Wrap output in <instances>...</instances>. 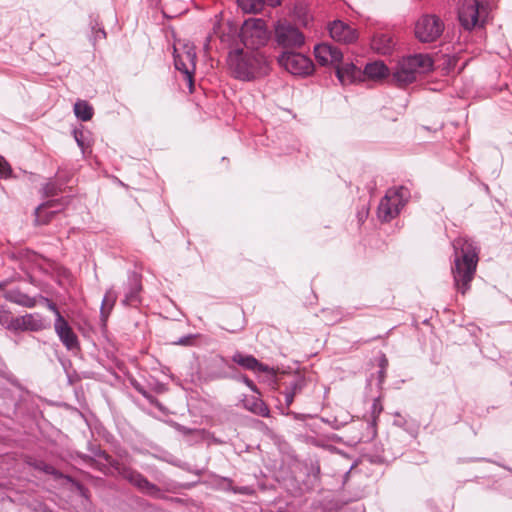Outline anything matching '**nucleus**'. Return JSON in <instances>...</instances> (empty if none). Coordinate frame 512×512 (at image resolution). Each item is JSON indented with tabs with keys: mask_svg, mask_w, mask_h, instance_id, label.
Segmentation results:
<instances>
[{
	"mask_svg": "<svg viewBox=\"0 0 512 512\" xmlns=\"http://www.w3.org/2000/svg\"><path fill=\"white\" fill-rule=\"evenodd\" d=\"M454 263L451 267L454 287L462 295L471 288L478 264V248L475 243L466 238L458 237L452 242Z\"/></svg>",
	"mask_w": 512,
	"mask_h": 512,
	"instance_id": "nucleus-1",
	"label": "nucleus"
},
{
	"mask_svg": "<svg viewBox=\"0 0 512 512\" xmlns=\"http://www.w3.org/2000/svg\"><path fill=\"white\" fill-rule=\"evenodd\" d=\"M227 64L232 75L241 81L259 79L270 71L269 61L261 51L234 49L228 54Z\"/></svg>",
	"mask_w": 512,
	"mask_h": 512,
	"instance_id": "nucleus-2",
	"label": "nucleus"
},
{
	"mask_svg": "<svg viewBox=\"0 0 512 512\" xmlns=\"http://www.w3.org/2000/svg\"><path fill=\"white\" fill-rule=\"evenodd\" d=\"M433 60L427 54H414L400 59L393 68L391 80L399 87L416 81L419 74L429 72Z\"/></svg>",
	"mask_w": 512,
	"mask_h": 512,
	"instance_id": "nucleus-3",
	"label": "nucleus"
},
{
	"mask_svg": "<svg viewBox=\"0 0 512 512\" xmlns=\"http://www.w3.org/2000/svg\"><path fill=\"white\" fill-rule=\"evenodd\" d=\"M174 66L184 75V80L187 81L190 92L193 91L194 80L193 76L196 69V51L193 43L178 42L174 45Z\"/></svg>",
	"mask_w": 512,
	"mask_h": 512,
	"instance_id": "nucleus-4",
	"label": "nucleus"
},
{
	"mask_svg": "<svg viewBox=\"0 0 512 512\" xmlns=\"http://www.w3.org/2000/svg\"><path fill=\"white\" fill-rule=\"evenodd\" d=\"M240 38L246 50L259 51L269 40L266 22L262 19H248L243 23Z\"/></svg>",
	"mask_w": 512,
	"mask_h": 512,
	"instance_id": "nucleus-5",
	"label": "nucleus"
},
{
	"mask_svg": "<svg viewBox=\"0 0 512 512\" xmlns=\"http://www.w3.org/2000/svg\"><path fill=\"white\" fill-rule=\"evenodd\" d=\"M408 195V189L402 186L389 189L379 203L378 217L386 222L396 217L405 205Z\"/></svg>",
	"mask_w": 512,
	"mask_h": 512,
	"instance_id": "nucleus-6",
	"label": "nucleus"
},
{
	"mask_svg": "<svg viewBox=\"0 0 512 512\" xmlns=\"http://www.w3.org/2000/svg\"><path fill=\"white\" fill-rule=\"evenodd\" d=\"M275 42L284 51L301 48L305 43L304 34L294 25L284 21L278 22L274 32Z\"/></svg>",
	"mask_w": 512,
	"mask_h": 512,
	"instance_id": "nucleus-7",
	"label": "nucleus"
},
{
	"mask_svg": "<svg viewBox=\"0 0 512 512\" xmlns=\"http://www.w3.org/2000/svg\"><path fill=\"white\" fill-rule=\"evenodd\" d=\"M278 63L289 73L296 76H308L314 71L312 60L304 54L293 51H283L277 58Z\"/></svg>",
	"mask_w": 512,
	"mask_h": 512,
	"instance_id": "nucleus-8",
	"label": "nucleus"
},
{
	"mask_svg": "<svg viewBox=\"0 0 512 512\" xmlns=\"http://www.w3.org/2000/svg\"><path fill=\"white\" fill-rule=\"evenodd\" d=\"M443 31L444 23L436 15H423L415 24V36L422 43L436 41Z\"/></svg>",
	"mask_w": 512,
	"mask_h": 512,
	"instance_id": "nucleus-9",
	"label": "nucleus"
},
{
	"mask_svg": "<svg viewBox=\"0 0 512 512\" xmlns=\"http://www.w3.org/2000/svg\"><path fill=\"white\" fill-rule=\"evenodd\" d=\"M480 0H463L458 9V19L465 30H472L479 24Z\"/></svg>",
	"mask_w": 512,
	"mask_h": 512,
	"instance_id": "nucleus-10",
	"label": "nucleus"
},
{
	"mask_svg": "<svg viewBox=\"0 0 512 512\" xmlns=\"http://www.w3.org/2000/svg\"><path fill=\"white\" fill-rule=\"evenodd\" d=\"M119 474L145 494L154 496L160 492L155 484L149 482L146 477L135 470L122 467L119 469Z\"/></svg>",
	"mask_w": 512,
	"mask_h": 512,
	"instance_id": "nucleus-11",
	"label": "nucleus"
},
{
	"mask_svg": "<svg viewBox=\"0 0 512 512\" xmlns=\"http://www.w3.org/2000/svg\"><path fill=\"white\" fill-rule=\"evenodd\" d=\"M314 55L320 65H333L340 64L343 58V53L336 46L329 43H321L314 47Z\"/></svg>",
	"mask_w": 512,
	"mask_h": 512,
	"instance_id": "nucleus-12",
	"label": "nucleus"
},
{
	"mask_svg": "<svg viewBox=\"0 0 512 512\" xmlns=\"http://www.w3.org/2000/svg\"><path fill=\"white\" fill-rule=\"evenodd\" d=\"M328 30L331 38L340 43L351 44L358 38L357 30L341 20L331 22Z\"/></svg>",
	"mask_w": 512,
	"mask_h": 512,
	"instance_id": "nucleus-13",
	"label": "nucleus"
},
{
	"mask_svg": "<svg viewBox=\"0 0 512 512\" xmlns=\"http://www.w3.org/2000/svg\"><path fill=\"white\" fill-rule=\"evenodd\" d=\"M49 324L37 313L25 314L15 318L13 331L38 332L48 328Z\"/></svg>",
	"mask_w": 512,
	"mask_h": 512,
	"instance_id": "nucleus-14",
	"label": "nucleus"
},
{
	"mask_svg": "<svg viewBox=\"0 0 512 512\" xmlns=\"http://www.w3.org/2000/svg\"><path fill=\"white\" fill-rule=\"evenodd\" d=\"M54 328L60 341L68 350L79 349L78 337L63 316L55 319Z\"/></svg>",
	"mask_w": 512,
	"mask_h": 512,
	"instance_id": "nucleus-15",
	"label": "nucleus"
},
{
	"mask_svg": "<svg viewBox=\"0 0 512 512\" xmlns=\"http://www.w3.org/2000/svg\"><path fill=\"white\" fill-rule=\"evenodd\" d=\"M232 361L246 370H250L255 373H267L268 375L274 376L273 368L259 362L252 355H245L241 352H236L232 356Z\"/></svg>",
	"mask_w": 512,
	"mask_h": 512,
	"instance_id": "nucleus-16",
	"label": "nucleus"
},
{
	"mask_svg": "<svg viewBox=\"0 0 512 512\" xmlns=\"http://www.w3.org/2000/svg\"><path fill=\"white\" fill-rule=\"evenodd\" d=\"M371 48L374 52L381 55H390L396 45L394 37L388 32H378L371 39Z\"/></svg>",
	"mask_w": 512,
	"mask_h": 512,
	"instance_id": "nucleus-17",
	"label": "nucleus"
},
{
	"mask_svg": "<svg viewBox=\"0 0 512 512\" xmlns=\"http://www.w3.org/2000/svg\"><path fill=\"white\" fill-rule=\"evenodd\" d=\"M141 291L142 284L140 276L135 273H132L128 277L127 288L122 303L124 305L136 306L138 303H140Z\"/></svg>",
	"mask_w": 512,
	"mask_h": 512,
	"instance_id": "nucleus-18",
	"label": "nucleus"
},
{
	"mask_svg": "<svg viewBox=\"0 0 512 512\" xmlns=\"http://www.w3.org/2000/svg\"><path fill=\"white\" fill-rule=\"evenodd\" d=\"M4 298L12 303L26 308H33L36 306V299L22 292L20 289H9L4 292Z\"/></svg>",
	"mask_w": 512,
	"mask_h": 512,
	"instance_id": "nucleus-19",
	"label": "nucleus"
},
{
	"mask_svg": "<svg viewBox=\"0 0 512 512\" xmlns=\"http://www.w3.org/2000/svg\"><path fill=\"white\" fill-rule=\"evenodd\" d=\"M305 385H306L305 379L301 376L293 377L286 384L285 390L282 392V395L284 397V402H285V405L287 408L294 401L295 395L300 393L303 390V388L305 387Z\"/></svg>",
	"mask_w": 512,
	"mask_h": 512,
	"instance_id": "nucleus-20",
	"label": "nucleus"
},
{
	"mask_svg": "<svg viewBox=\"0 0 512 512\" xmlns=\"http://www.w3.org/2000/svg\"><path fill=\"white\" fill-rule=\"evenodd\" d=\"M336 76L342 85L353 83L360 74V70L353 63H347L345 65L337 64Z\"/></svg>",
	"mask_w": 512,
	"mask_h": 512,
	"instance_id": "nucleus-21",
	"label": "nucleus"
},
{
	"mask_svg": "<svg viewBox=\"0 0 512 512\" xmlns=\"http://www.w3.org/2000/svg\"><path fill=\"white\" fill-rule=\"evenodd\" d=\"M243 406L249 412L258 416H269V410L264 402L257 396L245 397L242 400Z\"/></svg>",
	"mask_w": 512,
	"mask_h": 512,
	"instance_id": "nucleus-22",
	"label": "nucleus"
},
{
	"mask_svg": "<svg viewBox=\"0 0 512 512\" xmlns=\"http://www.w3.org/2000/svg\"><path fill=\"white\" fill-rule=\"evenodd\" d=\"M388 67L381 61L368 63L364 68V73L369 78L378 79L388 75Z\"/></svg>",
	"mask_w": 512,
	"mask_h": 512,
	"instance_id": "nucleus-23",
	"label": "nucleus"
},
{
	"mask_svg": "<svg viewBox=\"0 0 512 512\" xmlns=\"http://www.w3.org/2000/svg\"><path fill=\"white\" fill-rule=\"evenodd\" d=\"M75 116L82 121H89L93 117L92 106L84 100H78L74 104Z\"/></svg>",
	"mask_w": 512,
	"mask_h": 512,
	"instance_id": "nucleus-24",
	"label": "nucleus"
},
{
	"mask_svg": "<svg viewBox=\"0 0 512 512\" xmlns=\"http://www.w3.org/2000/svg\"><path fill=\"white\" fill-rule=\"evenodd\" d=\"M117 299L116 292L111 288L106 291L101 305V316L106 319L110 314Z\"/></svg>",
	"mask_w": 512,
	"mask_h": 512,
	"instance_id": "nucleus-25",
	"label": "nucleus"
},
{
	"mask_svg": "<svg viewBox=\"0 0 512 512\" xmlns=\"http://www.w3.org/2000/svg\"><path fill=\"white\" fill-rule=\"evenodd\" d=\"M59 204V200H48L42 204H40L36 209H35V217H36V221L40 224H46L50 221V218L52 217V215L56 212H51L50 215L46 216V217H43L42 216V213L48 209V208H52V207H56L57 205Z\"/></svg>",
	"mask_w": 512,
	"mask_h": 512,
	"instance_id": "nucleus-26",
	"label": "nucleus"
},
{
	"mask_svg": "<svg viewBox=\"0 0 512 512\" xmlns=\"http://www.w3.org/2000/svg\"><path fill=\"white\" fill-rule=\"evenodd\" d=\"M236 2L245 13H258L263 9L262 0H236Z\"/></svg>",
	"mask_w": 512,
	"mask_h": 512,
	"instance_id": "nucleus-27",
	"label": "nucleus"
},
{
	"mask_svg": "<svg viewBox=\"0 0 512 512\" xmlns=\"http://www.w3.org/2000/svg\"><path fill=\"white\" fill-rule=\"evenodd\" d=\"M15 318L12 316V313L7 308L0 306V324L5 328L13 331V326L15 322Z\"/></svg>",
	"mask_w": 512,
	"mask_h": 512,
	"instance_id": "nucleus-28",
	"label": "nucleus"
},
{
	"mask_svg": "<svg viewBox=\"0 0 512 512\" xmlns=\"http://www.w3.org/2000/svg\"><path fill=\"white\" fill-rule=\"evenodd\" d=\"M42 191L45 197H53L62 191V185L55 180H50L43 186Z\"/></svg>",
	"mask_w": 512,
	"mask_h": 512,
	"instance_id": "nucleus-29",
	"label": "nucleus"
},
{
	"mask_svg": "<svg viewBox=\"0 0 512 512\" xmlns=\"http://www.w3.org/2000/svg\"><path fill=\"white\" fill-rule=\"evenodd\" d=\"M136 389L147 399L151 405H155L160 413H167L165 407L152 394L148 393L146 390L140 387H136Z\"/></svg>",
	"mask_w": 512,
	"mask_h": 512,
	"instance_id": "nucleus-30",
	"label": "nucleus"
},
{
	"mask_svg": "<svg viewBox=\"0 0 512 512\" xmlns=\"http://www.w3.org/2000/svg\"><path fill=\"white\" fill-rule=\"evenodd\" d=\"M74 138L77 142V145L80 147L83 153H85L86 149L89 148V143L85 138V135L82 131H74Z\"/></svg>",
	"mask_w": 512,
	"mask_h": 512,
	"instance_id": "nucleus-31",
	"label": "nucleus"
},
{
	"mask_svg": "<svg viewBox=\"0 0 512 512\" xmlns=\"http://www.w3.org/2000/svg\"><path fill=\"white\" fill-rule=\"evenodd\" d=\"M12 173L13 171L10 164L0 155V175L4 178H9L12 176Z\"/></svg>",
	"mask_w": 512,
	"mask_h": 512,
	"instance_id": "nucleus-32",
	"label": "nucleus"
},
{
	"mask_svg": "<svg viewBox=\"0 0 512 512\" xmlns=\"http://www.w3.org/2000/svg\"><path fill=\"white\" fill-rule=\"evenodd\" d=\"M196 337L197 335L188 334L180 337L178 340L174 341L173 344L180 346H192L194 345Z\"/></svg>",
	"mask_w": 512,
	"mask_h": 512,
	"instance_id": "nucleus-33",
	"label": "nucleus"
},
{
	"mask_svg": "<svg viewBox=\"0 0 512 512\" xmlns=\"http://www.w3.org/2000/svg\"><path fill=\"white\" fill-rule=\"evenodd\" d=\"M382 412H383V403H382L381 396H379L373 400V403L371 406V414H372V416H378Z\"/></svg>",
	"mask_w": 512,
	"mask_h": 512,
	"instance_id": "nucleus-34",
	"label": "nucleus"
},
{
	"mask_svg": "<svg viewBox=\"0 0 512 512\" xmlns=\"http://www.w3.org/2000/svg\"><path fill=\"white\" fill-rule=\"evenodd\" d=\"M45 300L47 302L48 308L55 314L56 319H58L59 316H62L55 303H53L47 298Z\"/></svg>",
	"mask_w": 512,
	"mask_h": 512,
	"instance_id": "nucleus-35",
	"label": "nucleus"
},
{
	"mask_svg": "<svg viewBox=\"0 0 512 512\" xmlns=\"http://www.w3.org/2000/svg\"><path fill=\"white\" fill-rule=\"evenodd\" d=\"M242 380H243V382H244V383H245V384H246V385H247V386H248V387H249L253 392H255V393H258V394H259V391H258V389H257L256 385L253 383V381H252V380H250V379H249L248 377H246V376H243V377H242Z\"/></svg>",
	"mask_w": 512,
	"mask_h": 512,
	"instance_id": "nucleus-36",
	"label": "nucleus"
},
{
	"mask_svg": "<svg viewBox=\"0 0 512 512\" xmlns=\"http://www.w3.org/2000/svg\"><path fill=\"white\" fill-rule=\"evenodd\" d=\"M385 377H386V370L380 369L378 371V386L379 387H381L382 384L384 383Z\"/></svg>",
	"mask_w": 512,
	"mask_h": 512,
	"instance_id": "nucleus-37",
	"label": "nucleus"
},
{
	"mask_svg": "<svg viewBox=\"0 0 512 512\" xmlns=\"http://www.w3.org/2000/svg\"><path fill=\"white\" fill-rule=\"evenodd\" d=\"M388 366V360L386 356L383 354L379 359V367L380 369L386 370Z\"/></svg>",
	"mask_w": 512,
	"mask_h": 512,
	"instance_id": "nucleus-38",
	"label": "nucleus"
},
{
	"mask_svg": "<svg viewBox=\"0 0 512 512\" xmlns=\"http://www.w3.org/2000/svg\"><path fill=\"white\" fill-rule=\"evenodd\" d=\"M262 3H266L269 6L275 7L277 5H280L281 0H262Z\"/></svg>",
	"mask_w": 512,
	"mask_h": 512,
	"instance_id": "nucleus-39",
	"label": "nucleus"
},
{
	"mask_svg": "<svg viewBox=\"0 0 512 512\" xmlns=\"http://www.w3.org/2000/svg\"><path fill=\"white\" fill-rule=\"evenodd\" d=\"M39 468L42 469L43 471H45L46 473H50V474L54 473V468L47 464H42V466Z\"/></svg>",
	"mask_w": 512,
	"mask_h": 512,
	"instance_id": "nucleus-40",
	"label": "nucleus"
},
{
	"mask_svg": "<svg viewBox=\"0 0 512 512\" xmlns=\"http://www.w3.org/2000/svg\"><path fill=\"white\" fill-rule=\"evenodd\" d=\"M282 413L283 414H286L287 416H297V417H300V416H310L309 414H297V413H290L289 411H284L282 410Z\"/></svg>",
	"mask_w": 512,
	"mask_h": 512,
	"instance_id": "nucleus-41",
	"label": "nucleus"
},
{
	"mask_svg": "<svg viewBox=\"0 0 512 512\" xmlns=\"http://www.w3.org/2000/svg\"><path fill=\"white\" fill-rule=\"evenodd\" d=\"M209 41H210V37H207V38H206V43H205V45H204L205 49H207V48H208V46H209Z\"/></svg>",
	"mask_w": 512,
	"mask_h": 512,
	"instance_id": "nucleus-42",
	"label": "nucleus"
},
{
	"mask_svg": "<svg viewBox=\"0 0 512 512\" xmlns=\"http://www.w3.org/2000/svg\"><path fill=\"white\" fill-rule=\"evenodd\" d=\"M2 287H4V283H0V289H2Z\"/></svg>",
	"mask_w": 512,
	"mask_h": 512,
	"instance_id": "nucleus-43",
	"label": "nucleus"
}]
</instances>
